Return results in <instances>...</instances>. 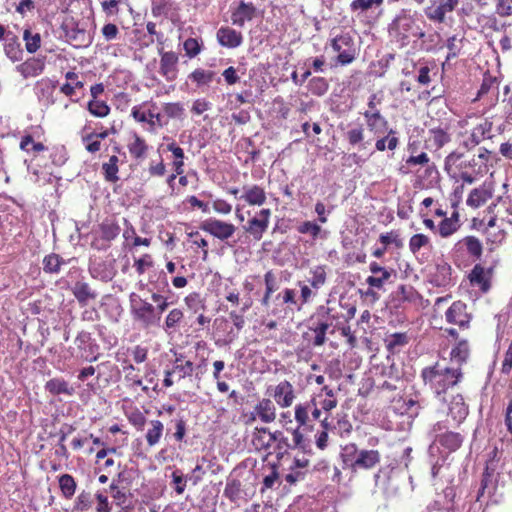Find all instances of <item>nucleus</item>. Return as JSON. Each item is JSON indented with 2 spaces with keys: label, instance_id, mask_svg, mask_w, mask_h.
<instances>
[{
  "label": "nucleus",
  "instance_id": "59",
  "mask_svg": "<svg viewBox=\"0 0 512 512\" xmlns=\"http://www.w3.org/2000/svg\"><path fill=\"white\" fill-rule=\"evenodd\" d=\"M129 152L136 159L143 158L148 150V146L145 143V140L135 134L134 142L128 145Z\"/></svg>",
  "mask_w": 512,
  "mask_h": 512
},
{
  "label": "nucleus",
  "instance_id": "38",
  "mask_svg": "<svg viewBox=\"0 0 512 512\" xmlns=\"http://www.w3.org/2000/svg\"><path fill=\"white\" fill-rule=\"evenodd\" d=\"M332 301L327 300L325 305L318 306L322 315L328 320L334 329L339 328V325L344 321V315L341 314L335 306H331Z\"/></svg>",
  "mask_w": 512,
  "mask_h": 512
},
{
  "label": "nucleus",
  "instance_id": "57",
  "mask_svg": "<svg viewBox=\"0 0 512 512\" xmlns=\"http://www.w3.org/2000/svg\"><path fill=\"white\" fill-rule=\"evenodd\" d=\"M352 431V424L346 414L335 418V426H332V433L340 436L349 435Z\"/></svg>",
  "mask_w": 512,
  "mask_h": 512
},
{
  "label": "nucleus",
  "instance_id": "60",
  "mask_svg": "<svg viewBox=\"0 0 512 512\" xmlns=\"http://www.w3.org/2000/svg\"><path fill=\"white\" fill-rule=\"evenodd\" d=\"M93 497L90 492L82 491L76 498L74 506H73V512H83L89 510L93 505Z\"/></svg>",
  "mask_w": 512,
  "mask_h": 512
},
{
  "label": "nucleus",
  "instance_id": "14",
  "mask_svg": "<svg viewBox=\"0 0 512 512\" xmlns=\"http://www.w3.org/2000/svg\"><path fill=\"white\" fill-rule=\"evenodd\" d=\"M430 5L425 8L427 18L436 23H444L446 14L452 12L458 0H429Z\"/></svg>",
  "mask_w": 512,
  "mask_h": 512
},
{
  "label": "nucleus",
  "instance_id": "5",
  "mask_svg": "<svg viewBox=\"0 0 512 512\" xmlns=\"http://www.w3.org/2000/svg\"><path fill=\"white\" fill-rule=\"evenodd\" d=\"M87 23L74 17H66L60 26V38L74 48H87L93 42V36L86 29Z\"/></svg>",
  "mask_w": 512,
  "mask_h": 512
},
{
  "label": "nucleus",
  "instance_id": "45",
  "mask_svg": "<svg viewBox=\"0 0 512 512\" xmlns=\"http://www.w3.org/2000/svg\"><path fill=\"white\" fill-rule=\"evenodd\" d=\"M58 482L63 497L66 499H71L74 496L77 488L74 477L70 474H62L59 476Z\"/></svg>",
  "mask_w": 512,
  "mask_h": 512
},
{
  "label": "nucleus",
  "instance_id": "51",
  "mask_svg": "<svg viewBox=\"0 0 512 512\" xmlns=\"http://www.w3.org/2000/svg\"><path fill=\"white\" fill-rule=\"evenodd\" d=\"M242 484L238 479H228L223 495L231 502H237L241 498Z\"/></svg>",
  "mask_w": 512,
  "mask_h": 512
},
{
  "label": "nucleus",
  "instance_id": "7",
  "mask_svg": "<svg viewBox=\"0 0 512 512\" xmlns=\"http://www.w3.org/2000/svg\"><path fill=\"white\" fill-rule=\"evenodd\" d=\"M384 0H352L350 11L357 17H365L367 23L375 24L384 13Z\"/></svg>",
  "mask_w": 512,
  "mask_h": 512
},
{
  "label": "nucleus",
  "instance_id": "35",
  "mask_svg": "<svg viewBox=\"0 0 512 512\" xmlns=\"http://www.w3.org/2000/svg\"><path fill=\"white\" fill-rule=\"evenodd\" d=\"M183 320H184L183 311L179 308H174L169 311V313L165 317L164 324L161 325L160 327H162V329L166 333L171 334V333L178 331Z\"/></svg>",
  "mask_w": 512,
  "mask_h": 512
},
{
  "label": "nucleus",
  "instance_id": "10",
  "mask_svg": "<svg viewBox=\"0 0 512 512\" xmlns=\"http://www.w3.org/2000/svg\"><path fill=\"white\" fill-rule=\"evenodd\" d=\"M503 501L504 493L498 488V480L481 479L474 506L479 503L480 509L484 502L489 506L498 505Z\"/></svg>",
  "mask_w": 512,
  "mask_h": 512
},
{
  "label": "nucleus",
  "instance_id": "53",
  "mask_svg": "<svg viewBox=\"0 0 512 512\" xmlns=\"http://www.w3.org/2000/svg\"><path fill=\"white\" fill-rule=\"evenodd\" d=\"M216 73L212 70H204L201 68L195 69L191 72L188 78L195 82L198 86L207 85L211 83Z\"/></svg>",
  "mask_w": 512,
  "mask_h": 512
},
{
  "label": "nucleus",
  "instance_id": "52",
  "mask_svg": "<svg viewBox=\"0 0 512 512\" xmlns=\"http://www.w3.org/2000/svg\"><path fill=\"white\" fill-rule=\"evenodd\" d=\"M308 91L315 96H323L329 89V83L324 77H313L308 81Z\"/></svg>",
  "mask_w": 512,
  "mask_h": 512
},
{
  "label": "nucleus",
  "instance_id": "25",
  "mask_svg": "<svg viewBox=\"0 0 512 512\" xmlns=\"http://www.w3.org/2000/svg\"><path fill=\"white\" fill-rule=\"evenodd\" d=\"M380 459L381 456L378 450H359L357 462L355 465V472L359 470H369L374 468L377 464H379Z\"/></svg>",
  "mask_w": 512,
  "mask_h": 512
},
{
  "label": "nucleus",
  "instance_id": "28",
  "mask_svg": "<svg viewBox=\"0 0 512 512\" xmlns=\"http://www.w3.org/2000/svg\"><path fill=\"white\" fill-rule=\"evenodd\" d=\"M131 115L137 122L148 123L152 130L155 126L163 127L166 125L161 114L154 113L151 110L146 114L140 110L139 106H134L132 108Z\"/></svg>",
  "mask_w": 512,
  "mask_h": 512
},
{
  "label": "nucleus",
  "instance_id": "39",
  "mask_svg": "<svg viewBox=\"0 0 512 512\" xmlns=\"http://www.w3.org/2000/svg\"><path fill=\"white\" fill-rule=\"evenodd\" d=\"M408 342L409 337L406 333L396 332L385 339V346L389 353L395 354L400 352V349L407 345Z\"/></svg>",
  "mask_w": 512,
  "mask_h": 512
},
{
  "label": "nucleus",
  "instance_id": "44",
  "mask_svg": "<svg viewBox=\"0 0 512 512\" xmlns=\"http://www.w3.org/2000/svg\"><path fill=\"white\" fill-rule=\"evenodd\" d=\"M387 135L385 137H382L378 140H376L375 148L378 151H385L386 149H389L391 151L395 150L397 146L399 145V139L396 136L397 132L393 129H389V131L386 132Z\"/></svg>",
  "mask_w": 512,
  "mask_h": 512
},
{
  "label": "nucleus",
  "instance_id": "9",
  "mask_svg": "<svg viewBox=\"0 0 512 512\" xmlns=\"http://www.w3.org/2000/svg\"><path fill=\"white\" fill-rule=\"evenodd\" d=\"M74 343L77 347L80 358L86 362H95L101 356L100 345L88 331L82 330L78 332Z\"/></svg>",
  "mask_w": 512,
  "mask_h": 512
},
{
  "label": "nucleus",
  "instance_id": "58",
  "mask_svg": "<svg viewBox=\"0 0 512 512\" xmlns=\"http://www.w3.org/2000/svg\"><path fill=\"white\" fill-rule=\"evenodd\" d=\"M431 247L428 236L422 233L414 234L409 240V249L412 254L416 255L422 248Z\"/></svg>",
  "mask_w": 512,
  "mask_h": 512
},
{
  "label": "nucleus",
  "instance_id": "36",
  "mask_svg": "<svg viewBox=\"0 0 512 512\" xmlns=\"http://www.w3.org/2000/svg\"><path fill=\"white\" fill-rule=\"evenodd\" d=\"M45 390L51 395H68L71 396L74 393V389L69 387L68 382L63 378H52L48 380L44 386Z\"/></svg>",
  "mask_w": 512,
  "mask_h": 512
},
{
  "label": "nucleus",
  "instance_id": "3",
  "mask_svg": "<svg viewBox=\"0 0 512 512\" xmlns=\"http://www.w3.org/2000/svg\"><path fill=\"white\" fill-rule=\"evenodd\" d=\"M269 442H271V444L276 443L275 454L277 463L288 455L290 450H299L305 455H311L313 453L311 440L305 435H302L298 429L293 430L292 441L285 436L283 431L275 430L270 434Z\"/></svg>",
  "mask_w": 512,
  "mask_h": 512
},
{
  "label": "nucleus",
  "instance_id": "56",
  "mask_svg": "<svg viewBox=\"0 0 512 512\" xmlns=\"http://www.w3.org/2000/svg\"><path fill=\"white\" fill-rule=\"evenodd\" d=\"M331 46L334 51H346L355 48V43L349 33H344L333 38Z\"/></svg>",
  "mask_w": 512,
  "mask_h": 512
},
{
  "label": "nucleus",
  "instance_id": "30",
  "mask_svg": "<svg viewBox=\"0 0 512 512\" xmlns=\"http://www.w3.org/2000/svg\"><path fill=\"white\" fill-rule=\"evenodd\" d=\"M470 357V345L467 340L462 339L458 341L450 352V360L452 363L457 364V368L467 363Z\"/></svg>",
  "mask_w": 512,
  "mask_h": 512
},
{
  "label": "nucleus",
  "instance_id": "18",
  "mask_svg": "<svg viewBox=\"0 0 512 512\" xmlns=\"http://www.w3.org/2000/svg\"><path fill=\"white\" fill-rule=\"evenodd\" d=\"M71 292L81 307L87 306L91 301L96 300L98 292L83 279L78 280L71 287Z\"/></svg>",
  "mask_w": 512,
  "mask_h": 512
},
{
  "label": "nucleus",
  "instance_id": "13",
  "mask_svg": "<svg viewBox=\"0 0 512 512\" xmlns=\"http://www.w3.org/2000/svg\"><path fill=\"white\" fill-rule=\"evenodd\" d=\"M474 259H480L483 252L482 243L475 236H466L454 244L451 256L456 261L464 256V252Z\"/></svg>",
  "mask_w": 512,
  "mask_h": 512
},
{
  "label": "nucleus",
  "instance_id": "24",
  "mask_svg": "<svg viewBox=\"0 0 512 512\" xmlns=\"http://www.w3.org/2000/svg\"><path fill=\"white\" fill-rule=\"evenodd\" d=\"M430 283L436 287H447L452 284V268L442 261L436 264L435 271L430 274Z\"/></svg>",
  "mask_w": 512,
  "mask_h": 512
},
{
  "label": "nucleus",
  "instance_id": "31",
  "mask_svg": "<svg viewBox=\"0 0 512 512\" xmlns=\"http://www.w3.org/2000/svg\"><path fill=\"white\" fill-rule=\"evenodd\" d=\"M359 450L360 449H358L357 445L354 443H349L341 447L340 459L342 461L343 469H349L352 472H355V465Z\"/></svg>",
  "mask_w": 512,
  "mask_h": 512
},
{
  "label": "nucleus",
  "instance_id": "64",
  "mask_svg": "<svg viewBox=\"0 0 512 512\" xmlns=\"http://www.w3.org/2000/svg\"><path fill=\"white\" fill-rule=\"evenodd\" d=\"M88 111L95 117L103 118L110 112V107L104 101L90 100L87 104Z\"/></svg>",
  "mask_w": 512,
  "mask_h": 512
},
{
  "label": "nucleus",
  "instance_id": "50",
  "mask_svg": "<svg viewBox=\"0 0 512 512\" xmlns=\"http://www.w3.org/2000/svg\"><path fill=\"white\" fill-rule=\"evenodd\" d=\"M120 230L118 224L108 220L103 221L99 226L100 237L107 242L114 240L119 235Z\"/></svg>",
  "mask_w": 512,
  "mask_h": 512
},
{
  "label": "nucleus",
  "instance_id": "49",
  "mask_svg": "<svg viewBox=\"0 0 512 512\" xmlns=\"http://www.w3.org/2000/svg\"><path fill=\"white\" fill-rule=\"evenodd\" d=\"M297 231L300 234H309L313 240L326 237V232L323 233L322 228L317 223L312 221L302 222L297 226Z\"/></svg>",
  "mask_w": 512,
  "mask_h": 512
},
{
  "label": "nucleus",
  "instance_id": "63",
  "mask_svg": "<svg viewBox=\"0 0 512 512\" xmlns=\"http://www.w3.org/2000/svg\"><path fill=\"white\" fill-rule=\"evenodd\" d=\"M310 274L312 275L311 278L308 279L310 285L314 289H319L322 287L326 282V270L325 266L319 265L315 268L311 269Z\"/></svg>",
  "mask_w": 512,
  "mask_h": 512
},
{
  "label": "nucleus",
  "instance_id": "19",
  "mask_svg": "<svg viewBox=\"0 0 512 512\" xmlns=\"http://www.w3.org/2000/svg\"><path fill=\"white\" fill-rule=\"evenodd\" d=\"M491 152L486 148H481L477 156L470 160H463L458 164V169H470L476 175H483L487 172V162Z\"/></svg>",
  "mask_w": 512,
  "mask_h": 512
},
{
  "label": "nucleus",
  "instance_id": "48",
  "mask_svg": "<svg viewBox=\"0 0 512 512\" xmlns=\"http://www.w3.org/2000/svg\"><path fill=\"white\" fill-rule=\"evenodd\" d=\"M118 162L119 159L116 155H112L109 161L102 164V171L105 180L111 183H115L119 180L118 173Z\"/></svg>",
  "mask_w": 512,
  "mask_h": 512
},
{
  "label": "nucleus",
  "instance_id": "55",
  "mask_svg": "<svg viewBox=\"0 0 512 512\" xmlns=\"http://www.w3.org/2000/svg\"><path fill=\"white\" fill-rule=\"evenodd\" d=\"M150 424L152 427L146 433V441L149 446H155L162 436L164 426L159 420H152Z\"/></svg>",
  "mask_w": 512,
  "mask_h": 512
},
{
  "label": "nucleus",
  "instance_id": "16",
  "mask_svg": "<svg viewBox=\"0 0 512 512\" xmlns=\"http://www.w3.org/2000/svg\"><path fill=\"white\" fill-rule=\"evenodd\" d=\"M446 321L458 325L460 328L469 326L471 316L467 313V305L462 301H455L445 312Z\"/></svg>",
  "mask_w": 512,
  "mask_h": 512
},
{
  "label": "nucleus",
  "instance_id": "42",
  "mask_svg": "<svg viewBox=\"0 0 512 512\" xmlns=\"http://www.w3.org/2000/svg\"><path fill=\"white\" fill-rule=\"evenodd\" d=\"M450 135L442 128H433L429 130V138L426 143H431L435 149L442 148L445 144L450 142Z\"/></svg>",
  "mask_w": 512,
  "mask_h": 512
},
{
  "label": "nucleus",
  "instance_id": "1",
  "mask_svg": "<svg viewBox=\"0 0 512 512\" xmlns=\"http://www.w3.org/2000/svg\"><path fill=\"white\" fill-rule=\"evenodd\" d=\"M425 25L426 22L421 14L402 9L388 24L387 31L391 40L400 48L408 46L411 38L422 40L424 45L427 37ZM433 37L434 35L431 34L428 39L432 42Z\"/></svg>",
  "mask_w": 512,
  "mask_h": 512
},
{
  "label": "nucleus",
  "instance_id": "11",
  "mask_svg": "<svg viewBox=\"0 0 512 512\" xmlns=\"http://www.w3.org/2000/svg\"><path fill=\"white\" fill-rule=\"evenodd\" d=\"M271 214L272 212L269 208L261 209L252 218L248 219L247 223L243 226L244 231L253 240L260 241L269 227Z\"/></svg>",
  "mask_w": 512,
  "mask_h": 512
},
{
  "label": "nucleus",
  "instance_id": "40",
  "mask_svg": "<svg viewBox=\"0 0 512 512\" xmlns=\"http://www.w3.org/2000/svg\"><path fill=\"white\" fill-rule=\"evenodd\" d=\"M265 293L261 299L262 306L268 308L272 294L278 290L279 285L274 273L269 270L264 275Z\"/></svg>",
  "mask_w": 512,
  "mask_h": 512
},
{
  "label": "nucleus",
  "instance_id": "17",
  "mask_svg": "<svg viewBox=\"0 0 512 512\" xmlns=\"http://www.w3.org/2000/svg\"><path fill=\"white\" fill-rule=\"evenodd\" d=\"M468 413V405L465 403L463 396L460 394L453 396L449 402L447 414L453 422L451 427L459 426L466 419Z\"/></svg>",
  "mask_w": 512,
  "mask_h": 512
},
{
  "label": "nucleus",
  "instance_id": "41",
  "mask_svg": "<svg viewBox=\"0 0 512 512\" xmlns=\"http://www.w3.org/2000/svg\"><path fill=\"white\" fill-rule=\"evenodd\" d=\"M4 51L6 56L13 62L22 60L23 50L21 48L20 42L18 41L15 35H12L11 38H7V43L5 44Z\"/></svg>",
  "mask_w": 512,
  "mask_h": 512
},
{
  "label": "nucleus",
  "instance_id": "33",
  "mask_svg": "<svg viewBox=\"0 0 512 512\" xmlns=\"http://www.w3.org/2000/svg\"><path fill=\"white\" fill-rule=\"evenodd\" d=\"M469 280L472 285H476L483 293H487L491 288L490 278L486 276L485 269L476 264L469 274Z\"/></svg>",
  "mask_w": 512,
  "mask_h": 512
},
{
  "label": "nucleus",
  "instance_id": "2",
  "mask_svg": "<svg viewBox=\"0 0 512 512\" xmlns=\"http://www.w3.org/2000/svg\"><path fill=\"white\" fill-rule=\"evenodd\" d=\"M463 376L460 368H443L440 369L438 363L422 369L421 378L425 386L438 397L441 401H445L443 395L449 388L458 384Z\"/></svg>",
  "mask_w": 512,
  "mask_h": 512
},
{
  "label": "nucleus",
  "instance_id": "29",
  "mask_svg": "<svg viewBox=\"0 0 512 512\" xmlns=\"http://www.w3.org/2000/svg\"><path fill=\"white\" fill-rule=\"evenodd\" d=\"M44 67L45 63L43 60L32 57L18 65L16 69L24 78H30L41 74Z\"/></svg>",
  "mask_w": 512,
  "mask_h": 512
},
{
  "label": "nucleus",
  "instance_id": "15",
  "mask_svg": "<svg viewBox=\"0 0 512 512\" xmlns=\"http://www.w3.org/2000/svg\"><path fill=\"white\" fill-rule=\"evenodd\" d=\"M161 56L159 73L168 81L173 82L177 79L178 75V62L179 57L173 51L164 52L159 50Z\"/></svg>",
  "mask_w": 512,
  "mask_h": 512
},
{
  "label": "nucleus",
  "instance_id": "43",
  "mask_svg": "<svg viewBox=\"0 0 512 512\" xmlns=\"http://www.w3.org/2000/svg\"><path fill=\"white\" fill-rule=\"evenodd\" d=\"M64 264L66 261L60 255L51 253L43 259V270L45 273L58 274Z\"/></svg>",
  "mask_w": 512,
  "mask_h": 512
},
{
  "label": "nucleus",
  "instance_id": "4",
  "mask_svg": "<svg viewBox=\"0 0 512 512\" xmlns=\"http://www.w3.org/2000/svg\"><path fill=\"white\" fill-rule=\"evenodd\" d=\"M130 313L132 319L143 329L159 328V316L153 302L142 298L139 294L131 292L129 294Z\"/></svg>",
  "mask_w": 512,
  "mask_h": 512
},
{
  "label": "nucleus",
  "instance_id": "46",
  "mask_svg": "<svg viewBox=\"0 0 512 512\" xmlns=\"http://www.w3.org/2000/svg\"><path fill=\"white\" fill-rule=\"evenodd\" d=\"M268 466L270 473L263 478L262 487L260 490L261 493H264V491L267 489H272L275 484L278 486L281 484L280 475L278 472L279 463H269Z\"/></svg>",
  "mask_w": 512,
  "mask_h": 512
},
{
  "label": "nucleus",
  "instance_id": "32",
  "mask_svg": "<svg viewBox=\"0 0 512 512\" xmlns=\"http://www.w3.org/2000/svg\"><path fill=\"white\" fill-rule=\"evenodd\" d=\"M254 413L264 423H271L276 419V407L274 403L267 398L262 399L254 408Z\"/></svg>",
  "mask_w": 512,
  "mask_h": 512
},
{
  "label": "nucleus",
  "instance_id": "34",
  "mask_svg": "<svg viewBox=\"0 0 512 512\" xmlns=\"http://www.w3.org/2000/svg\"><path fill=\"white\" fill-rule=\"evenodd\" d=\"M244 193L241 199L246 201L250 205L261 206L266 202V193L264 189L258 185L245 186L243 187Z\"/></svg>",
  "mask_w": 512,
  "mask_h": 512
},
{
  "label": "nucleus",
  "instance_id": "37",
  "mask_svg": "<svg viewBox=\"0 0 512 512\" xmlns=\"http://www.w3.org/2000/svg\"><path fill=\"white\" fill-rule=\"evenodd\" d=\"M492 197V193L490 190L486 189L484 186L474 188L467 200L466 204L473 208H478L485 204Z\"/></svg>",
  "mask_w": 512,
  "mask_h": 512
},
{
  "label": "nucleus",
  "instance_id": "27",
  "mask_svg": "<svg viewBox=\"0 0 512 512\" xmlns=\"http://www.w3.org/2000/svg\"><path fill=\"white\" fill-rule=\"evenodd\" d=\"M368 129L375 135L384 134L389 131L388 121L380 112L363 113Z\"/></svg>",
  "mask_w": 512,
  "mask_h": 512
},
{
  "label": "nucleus",
  "instance_id": "6",
  "mask_svg": "<svg viewBox=\"0 0 512 512\" xmlns=\"http://www.w3.org/2000/svg\"><path fill=\"white\" fill-rule=\"evenodd\" d=\"M451 425L448 421H438L432 426L431 433L434 434V442L429 451L432 453L434 445H439L448 453L457 451L464 441L465 436L460 432L449 430Z\"/></svg>",
  "mask_w": 512,
  "mask_h": 512
},
{
  "label": "nucleus",
  "instance_id": "20",
  "mask_svg": "<svg viewBox=\"0 0 512 512\" xmlns=\"http://www.w3.org/2000/svg\"><path fill=\"white\" fill-rule=\"evenodd\" d=\"M139 475L140 471L137 468L124 466L112 480L109 489L120 488L130 491L133 482L139 478Z\"/></svg>",
  "mask_w": 512,
  "mask_h": 512
},
{
  "label": "nucleus",
  "instance_id": "22",
  "mask_svg": "<svg viewBox=\"0 0 512 512\" xmlns=\"http://www.w3.org/2000/svg\"><path fill=\"white\" fill-rule=\"evenodd\" d=\"M309 403H299L294 408V418L297 423L295 429H298L302 435H305L306 432L313 430V423H311L310 418Z\"/></svg>",
  "mask_w": 512,
  "mask_h": 512
},
{
  "label": "nucleus",
  "instance_id": "21",
  "mask_svg": "<svg viewBox=\"0 0 512 512\" xmlns=\"http://www.w3.org/2000/svg\"><path fill=\"white\" fill-rule=\"evenodd\" d=\"M216 38L218 43L225 48L234 49L243 43V35L241 32L229 26H222L217 30Z\"/></svg>",
  "mask_w": 512,
  "mask_h": 512
},
{
  "label": "nucleus",
  "instance_id": "47",
  "mask_svg": "<svg viewBox=\"0 0 512 512\" xmlns=\"http://www.w3.org/2000/svg\"><path fill=\"white\" fill-rule=\"evenodd\" d=\"M89 273L94 279H99L103 282L111 281L115 275L105 262L97 263L89 267Z\"/></svg>",
  "mask_w": 512,
  "mask_h": 512
},
{
  "label": "nucleus",
  "instance_id": "23",
  "mask_svg": "<svg viewBox=\"0 0 512 512\" xmlns=\"http://www.w3.org/2000/svg\"><path fill=\"white\" fill-rule=\"evenodd\" d=\"M256 13V8L253 3H246L241 1L238 7L231 13L232 24L237 27H244L246 21H251Z\"/></svg>",
  "mask_w": 512,
  "mask_h": 512
},
{
  "label": "nucleus",
  "instance_id": "12",
  "mask_svg": "<svg viewBox=\"0 0 512 512\" xmlns=\"http://www.w3.org/2000/svg\"><path fill=\"white\" fill-rule=\"evenodd\" d=\"M199 228L221 241H227L236 231L234 224L216 218H208L202 221Z\"/></svg>",
  "mask_w": 512,
  "mask_h": 512
},
{
  "label": "nucleus",
  "instance_id": "26",
  "mask_svg": "<svg viewBox=\"0 0 512 512\" xmlns=\"http://www.w3.org/2000/svg\"><path fill=\"white\" fill-rule=\"evenodd\" d=\"M295 398L292 384L284 380L280 382L274 392V399L277 404L283 408L289 407Z\"/></svg>",
  "mask_w": 512,
  "mask_h": 512
},
{
  "label": "nucleus",
  "instance_id": "62",
  "mask_svg": "<svg viewBox=\"0 0 512 512\" xmlns=\"http://www.w3.org/2000/svg\"><path fill=\"white\" fill-rule=\"evenodd\" d=\"M23 40L27 52L35 53L41 45V36L39 33L32 34L30 29H25L23 33Z\"/></svg>",
  "mask_w": 512,
  "mask_h": 512
},
{
  "label": "nucleus",
  "instance_id": "61",
  "mask_svg": "<svg viewBox=\"0 0 512 512\" xmlns=\"http://www.w3.org/2000/svg\"><path fill=\"white\" fill-rule=\"evenodd\" d=\"M151 301L154 304L156 316H159V324H161L162 314H163V312H165L168 309V307L170 305V303L168 301V297H166L158 292H153L151 294Z\"/></svg>",
  "mask_w": 512,
  "mask_h": 512
},
{
  "label": "nucleus",
  "instance_id": "54",
  "mask_svg": "<svg viewBox=\"0 0 512 512\" xmlns=\"http://www.w3.org/2000/svg\"><path fill=\"white\" fill-rule=\"evenodd\" d=\"M276 306L279 305H297V292L291 288H285L279 292L273 299Z\"/></svg>",
  "mask_w": 512,
  "mask_h": 512
},
{
  "label": "nucleus",
  "instance_id": "8",
  "mask_svg": "<svg viewBox=\"0 0 512 512\" xmlns=\"http://www.w3.org/2000/svg\"><path fill=\"white\" fill-rule=\"evenodd\" d=\"M308 330L314 333L311 341L312 347H320L327 341V333L334 334L335 329L322 315L318 307L307 320Z\"/></svg>",
  "mask_w": 512,
  "mask_h": 512
}]
</instances>
